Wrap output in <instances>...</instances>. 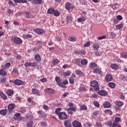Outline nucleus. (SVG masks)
<instances>
[{"mask_svg":"<svg viewBox=\"0 0 127 127\" xmlns=\"http://www.w3.org/2000/svg\"><path fill=\"white\" fill-rule=\"evenodd\" d=\"M59 120L63 121L64 120H67L68 119V116L65 112H60L58 115Z\"/></svg>","mask_w":127,"mask_h":127,"instance_id":"obj_1","label":"nucleus"},{"mask_svg":"<svg viewBox=\"0 0 127 127\" xmlns=\"http://www.w3.org/2000/svg\"><path fill=\"white\" fill-rule=\"evenodd\" d=\"M91 86L94 88L95 91H98V90H100V86H99V83L98 82L94 80L91 82Z\"/></svg>","mask_w":127,"mask_h":127,"instance_id":"obj_2","label":"nucleus"},{"mask_svg":"<svg viewBox=\"0 0 127 127\" xmlns=\"http://www.w3.org/2000/svg\"><path fill=\"white\" fill-rule=\"evenodd\" d=\"M14 109H15V104H14V103L10 104L8 106V110L10 114H11V113H12V111H13V110H14Z\"/></svg>","mask_w":127,"mask_h":127,"instance_id":"obj_3","label":"nucleus"},{"mask_svg":"<svg viewBox=\"0 0 127 127\" xmlns=\"http://www.w3.org/2000/svg\"><path fill=\"white\" fill-rule=\"evenodd\" d=\"M55 81L58 84V86H62V81H61V78L59 76H57L55 77Z\"/></svg>","mask_w":127,"mask_h":127,"instance_id":"obj_4","label":"nucleus"},{"mask_svg":"<svg viewBox=\"0 0 127 127\" xmlns=\"http://www.w3.org/2000/svg\"><path fill=\"white\" fill-rule=\"evenodd\" d=\"M64 126L65 127H72V124L71 121L69 120H66L64 122Z\"/></svg>","mask_w":127,"mask_h":127,"instance_id":"obj_5","label":"nucleus"},{"mask_svg":"<svg viewBox=\"0 0 127 127\" xmlns=\"http://www.w3.org/2000/svg\"><path fill=\"white\" fill-rule=\"evenodd\" d=\"M72 126L73 127H81L82 125L80 122L75 121L72 123Z\"/></svg>","mask_w":127,"mask_h":127,"instance_id":"obj_6","label":"nucleus"},{"mask_svg":"<svg viewBox=\"0 0 127 127\" xmlns=\"http://www.w3.org/2000/svg\"><path fill=\"white\" fill-rule=\"evenodd\" d=\"M14 42L15 44H21L22 43V40L19 38H15L14 39Z\"/></svg>","mask_w":127,"mask_h":127,"instance_id":"obj_7","label":"nucleus"},{"mask_svg":"<svg viewBox=\"0 0 127 127\" xmlns=\"http://www.w3.org/2000/svg\"><path fill=\"white\" fill-rule=\"evenodd\" d=\"M98 94L100 95V96H107V95H108V92L105 90H100L98 91Z\"/></svg>","mask_w":127,"mask_h":127,"instance_id":"obj_8","label":"nucleus"},{"mask_svg":"<svg viewBox=\"0 0 127 127\" xmlns=\"http://www.w3.org/2000/svg\"><path fill=\"white\" fill-rule=\"evenodd\" d=\"M15 3H26L27 0H13Z\"/></svg>","mask_w":127,"mask_h":127,"instance_id":"obj_9","label":"nucleus"},{"mask_svg":"<svg viewBox=\"0 0 127 127\" xmlns=\"http://www.w3.org/2000/svg\"><path fill=\"white\" fill-rule=\"evenodd\" d=\"M105 80L107 82H111L113 80V76L111 74H108L106 75Z\"/></svg>","mask_w":127,"mask_h":127,"instance_id":"obj_10","label":"nucleus"},{"mask_svg":"<svg viewBox=\"0 0 127 127\" xmlns=\"http://www.w3.org/2000/svg\"><path fill=\"white\" fill-rule=\"evenodd\" d=\"M46 92L48 94H51L53 95L55 93V91L52 88H47L46 89Z\"/></svg>","mask_w":127,"mask_h":127,"instance_id":"obj_11","label":"nucleus"},{"mask_svg":"<svg viewBox=\"0 0 127 127\" xmlns=\"http://www.w3.org/2000/svg\"><path fill=\"white\" fill-rule=\"evenodd\" d=\"M13 83L15 85H22V82L21 80L19 79H15L13 81Z\"/></svg>","mask_w":127,"mask_h":127,"instance_id":"obj_12","label":"nucleus"},{"mask_svg":"<svg viewBox=\"0 0 127 127\" xmlns=\"http://www.w3.org/2000/svg\"><path fill=\"white\" fill-rule=\"evenodd\" d=\"M32 93L34 95H37V96H40V93H39V91L37 90L36 88L32 89Z\"/></svg>","mask_w":127,"mask_h":127,"instance_id":"obj_13","label":"nucleus"},{"mask_svg":"<svg viewBox=\"0 0 127 127\" xmlns=\"http://www.w3.org/2000/svg\"><path fill=\"white\" fill-rule=\"evenodd\" d=\"M32 3L34 4H40L42 3V0H33L32 1Z\"/></svg>","mask_w":127,"mask_h":127,"instance_id":"obj_14","label":"nucleus"},{"mask_svg":"<svg viewBox=\"0 0 127 127\" xmlns=\"http://www.w3.org/2000/svg\"><path fill=\"white\" fill-rule=\"evenodd\" d=\"M74 54H75L76 55H80L81 54H82V55H85V54H86V52L85 51H75L74 52Z\"/></svg>","mask_w":127,"mask_h":127,"instance_id":"obj_15","label":"nucleus"},{"mask_svg":"<svg viewBox=\"0 0 127 127\" xmlns=\"http://www.w3.org/2000/svg\"><path fill=\"white\" fill-rule=\"evenodd\" d=\"M103 107H104V108H105L106 109H108L109 108H111V103L109 102H105L103 104Z\"/></svg>","mask_w":127,"mask_h":127,"instance_id":"obj_16","label":"nucleus"},{"mask_svg":"<svg viewBox=\"0 0 127 127\" xmlns=\"http://www.w3.org/2000/svg\"><path fill=\"white\" fill-rule=\"evenodd\" d=\"M6 74H7V72H6V71H5L4 69H0V76H5Z\"/></svg>","mask_w":127,"mask_h":127,"instance_id":"obj_17","label":"nucleus"},{"mask_svg":"<svg viewBox=\"0 0 127 127\" xmlns=\"http://www.w3.org/2000/svg\"><path fill=\"white\" fill-rule=\"evenodd\" d=\"M9 66H10V64L9 63H7L4 65H2L1 67L2 69H7Z\"/></svg>","mask_w":127,"mask_h":127,"instance_id":"obj_18","label":"nucleus"},{"mask_svg":"<svg viewBox=\"0 0 127 127\" xmlns=\"http://www.w3.org/2000/svg\"><path fill=\"white\" fill-rule=\"evenodd\" d=\"M68 40H69V41H71L72 42H75V41L77 40V38H75V36H71L68 37Z\"/></svg>","mask_w":127,"mask_h":127,"instance_id":"obj_19","label":"nucleus"},{"mask_svg":"<svg viewBox=\"0 0 127 127\" xmlns=\"http://www.w3.org/2000/svg\"><path fill=\"white\" fill-rule=\"evenodd\" d=\"M93 73H99V75H101L102 71L100 70V69L98 68H95L93 69Z\"/></svg>","mask_w":127,"mask_h":127,"instance_id":"obj_20","label":"nucleus"},{"mask_svg":"<svg viewBox=\"0 0 127 127\" xmlns=\"http://www.w3.org/2000/svg\"><path fill=\"white\" fill-rule=\"evenodd\" d=\"M65 7L67 10L71 9V3L70 2H66L65 4Z\"/></svg>","mask_w":127,"mask_h":127,"instance_id":"obj_21","label":"nucleus"},{"mask_svg":"<svg viewBox=\"0 0 127 127\" xmlns=\"http://www.w3.org/2000/svg\"><path fill=\"white\" fill-rule=\"evenodd\" d=\"M6 94L8 96H12L13 95V90L11 89H8L6 91Z\"/></svg>","mask_w":127,"mask_h":127,"instance_id":"obj_22","label":"nucleus"},{"mask_svg":"<svg viewBox=\"0 0 127 127\" xmlns=\"http://www.w3.org/2000/svg\"><path fill=\"white\" fill-rule=\"evenodd\" d=\"M55 10V9H54V8H50L48 9L47 11V13H48L49 14H53L54 13Z\"/></svg>","mask_w":127,"mask_h":127,"instance_id":"obj_23","label":"nucleus"},{"mask_svg":"<svg viewBox=\"0 0 127 127\" xmlns=\"http://www.w3.org/2000/svg\"><path fill=\"white\" fill-rule=\"evenodd\" d=\"M35 59L36 62H40V61H41V58L39 55H36L35 56Z\"/></svg>","mask_w":127,"mask_h":127,"instance_id":"obj_24","label":"nucleus"},{"mask_svg":"<svg viewBox=\"0 0 127 127\" xmlns=\"http://www.w3.org/2000/svg\"><path fill=\"white\" fill-rule=\"evenodd\" d=\"M109 87H110V88H111L112 89H114L116 87V83H114V82H110L108 84Z\"/></svg>","mask_w":127,"mask_h":127,"instance_id":"obj_25","label":"nucleus"},{"mask_svg":"<svg viewBox=\"0 0 127 127\" xmlns=\"http://www.w3.org/2000/svg\"><path fill=\"white\" fill-rule=\"evenodd\" d=\"M89 67L91 68H96V67H98V65H97V64L95 63H91L89 64Z\"/></svg>","mask_w":127,"mask_h":127,"instance_id":"obj_26","label":"nucleus"},{"mask_svg":"<svg viewBox=\"0 0 127 127\" xmlns=\"http://www.w3.org/2000/svg\"><path fill=\"white\" fill-rule=\"evenodd\" d=\"M81 64H82V65H84L85 66L87 65V64H88V60L85 59H83L81 61Z\"/></svg>","mask_w":127,"mask_h":127,"instance_id":"obj_27","label":"nucleus"},{"mask_svg":"<svg viewBox=\"0 0 127 127\" xmlns=\"http://www.w3.org/2000/svg\"><path fill=\"white\" fill-rule=\"evenodd\" d=\"M6 113H7V109H2L1 110L0 115H2V116H5L6 115Z\"/></svg>","mask_w":127,"mask_h":127,"instance_id":"obj_28","label":"nucleus"},{"mask_svg":"<svg viewBox=\"0 0 127 127\" xmlns=\"http://www.w3.org/2000/svg\"><path fill=\"white\" fill-rule=\"evenodd\" d=\"M35 32H36V33H37L38 34H43V29H38L35 30Z\"/></svg>","mask_w":127,"mask_h":127,"instance_id":"obj_29","label":"nucleus"},{"mask_svg":"<svg viewBox=\"0 0 127 127\" xmlns=\"http://www.w3.org/2000/svg\"><path fill=\"white\" fill-rule=\"evenodd\" d=\"M0 96L3 100H6L7 99V96L2 92H0Z\"/></svg>","mask_w":127,"mask_h":127,"instance_id":"obj_30","label":"nucleus"},{"mask_svg":"<svg viewBox=\"0 0 127 127\" xmlns=\"http://www.w3.org/2000/svg\"><path fill=\"white\" fill-rule=\"evenodd\" d=\"M36 45L37 46V47H38L39 49H41V47H42V42L41 41H38Z\"/></svg>","mask_w":127,"mask_h":127,"instance_id":"obj_31","label":"nucleus"},{"mask_svg":"<svg viewBox=\"0 0 127 127\" xmlns=\"http://www.w3.org/2000/svg\"><path fill=\"white\" fill-rule=\"evenodd\" d=\"M26 127H33V121H29L26 124Z\"/></svg>","mask_w":127,"mask_h":127,"instance_id":"obj_32","label":"nucleus"},{"mask_svg":"<svg viewBox=\"0 0 127 127\" xmlns=\"http://www.w3.org/2000/svg\"><path fill=\"white\" fill-rule=\"evenodd\" d=\"M85 20H86V18H85L84 17H81L77 19V22H82L83 21H85Z\"/></svg>","mask_w":127,"mask_h":127,"instance_id":"obj_33","label":"nucleus"},{"mask_svg":"<svg viewBox=\"0 0 127 127\" xmlns=\"http://www.w3.org/2000/svg\"><path fill=\"white\" fill-rule=\"evenodd\" d=\"M62 110V109H61V108H57L56 111H55V114H56V115H58V116L59 115V114H60V112H61V110Z\"/></svg>","mask_w":127,"mask_h":127,"instance_id":"obj_34","label":"nucleus"},{"mask_svg":"<svg viewBox=\"0 0 127 127\" xmlns=\"http://www.w3.org/2000/svg\"><path fill=\"white\" fill-rule=\"evenodd\" d=\"M0 83H2L3 84H5L6 83V78L3 77L0 79Z\"/></svg>","mask_w":127,"mask_h":127,"instance_id":"obj_35","label":"nucleus"},{"mask_svg":"<svg viewBox=\"0 0 127 127\" xmlns=\"http://www.w3.org/2000/svg\"><path fill=\"white\" fill-rule=\"evenodd\" d=\"M115 122H114L113 123H115V124H117L118 123H119V122H122V120H121V118H120V117H116L115 118Z\"/></svg>","mask_w":127,"mask_h":127,"instance_id":"obj_36","label":"nucleus"},{"mask_svg":"<svg viewBox=\"0 0 127 127\" xmlns=\"http://www.w3.org/2000/svg\"><path fill=\"white\" fill-rule=\"evenodd\" d=\"M65 111H71V112H75V111H76V108H75V107H70L67 109H65Z\"/></svg>","mask_w":127,"mask_h":127,"instance_id":"obj_37","label":"nucleus"},{"mask_svg":"<svg viewBox=\"0 0 127 127\" xmlns=\"http://www.w3.org/2000/svg\"><path fill=\"white\" fill-rule=\"evenodd\" d=\"M111 67L112 68V69H114V70H116V69H118V65L116 64H113L111 65Z\"/></svg>","mask_w":127,"mask_h":127,"instance_id":"obj_38","label":"nucleus"},{"mask_svg":"<svg viewBox=\"0 0 127 127\" xmlns=\"http://www.w3.org/2000/svg\"><path fill=\"white\" fill-rule=\"evenodd\" d=\"M93 104L94 106H95V107H97V108H100V104H99V102H98V101H93Z\"/></svg>","mask_w":127,"mask_h":127,"instance_id":"obj_39","label":"nucleus"},{"mask_svg":"<svg viewBox=\"0 0 127 127\" xmlns=\"http://www.w3.org/2000/svg\"><path fill=\"white\" fill-rule=\"evenodd\" d=\"M66 19L68 22H70V21H72V20H73V18H72L71 16H67L66 17Z\"/></svg>","mask_w":127,"mask_h":127,"instance_id":"obj_40","label":"nucleus"},{"mask_svg":"<svg viewBox=\"0 0 127 127\" xmlns=\"http://www.w3.org/2000/svg\"><path fill=\"white\" fill-rule=\"evenodd\" d=\"M121 56L122 58H127V53H121Z\"/></svg>","mask_w":127,"mask_h":127,"instance_id":"obj_41","label":"nucleus"},{"mask_svg":"<svg viewBox=\"0 0 127 127\" xmlns=\"http://www.w3.org/2000/svg\"><path fill=\"white\" fill-rule=\"evenodd\" d=\"M123 24L121 23L116 25V27L117 29L120 30L122 28V27H123Z\"/></svg>","mask_w":127,"mask_h":127,"instance_id":"obj_42","label":"nucleus"},{"mask_svg":"<svg viewBox=\"0 0 127 127\" xmlns=\"http://www.w3.org/2000/svg\"><path fill=\"white\" fill-rule=\"evenodd\" d=\"M75 64L79 65L80 64V62H81V60L80 59H76L74 60Z\"/></svg>","mask_w":127,"mask_h":127,"instance_id":"obj_43","label":"nucleus"},{"mask_svg":"<svg viewBox=\"0 0 127 127\" xmlns=\"http://www.w3.org/2000/svg\"><path fill=\"white\" fill-rule=\"evenodd\" d=\"M110 35L112 37V38H116V36H117V35L114 32H111Z\"/></svg>","mask_w":127,"mask_h":127,"instance_id":"obj_44","label":"nucleus"},{"mask_svg":"<svg viewBox=\"0 0 127 127\" xmlns=\"http://www.w3.org/2000/svg\"><path fill=\"white\" fill-rule=\"evenodd\" d=\"M24 38H25L26 39H27L28 38H32V35H24Z\"/></svg>","mask_w":127,"mask_h":127,"instance_id":"obj_45","label":"nucleus"},{"mask_svg":"<svg viewBox=\"0 0 127 127\" xmlns=\"http://www.w3.org/2000/svg\"><path fill=\"white\" fill-rule=\"evenodd\" d=\"M71 75V72L70 71H67L66 72H64V77H66V76H70Z\"/></svg>","mask_w":127,"mask_h":127,"instance_id":"obj_46","label":"nucleus"},{"mask_svg":"<svg viewBox=\"0 0 127 127\" xmlns=\"http://www.w3.org/2000/svg\"><path fill=\"white\" fill-rule=\"evenodd\" d=\"M60 14L59 11L56 10L54 11V15H55V16H59Z\"/></svg>","mask_w":127,"mask_h":127,"instance_id":"obj_47","label":"nucleus"},{"mask_svg":"<svg viewBox=\"0 0 127 127\" xmlns=\"http://www.w3.org/2000/svg\"><path fill=\"white\" fill-rule=\"evenodd\" d=\"M105 113H107V114H109L110 116H112V115H113V112H112V111L109 109L106 110Z\"/></svg>","mask_w":127,"mask_h":127,"instance_id":"obj_48","label":"nucleus"},{"mask_svg":"<svg viewBox=\"0 0 127 127\" xmlns=\"http://www.w3.org/2000/svg\"><path fill=\"white\" fill-rule=\"evenodd\" d=\"M94 50H98L99 49V45L95 44L93 45Z\"/></svg>","mask_w":127,"mask_h":127,"instance_id":"obj_49","label":"nucleus"},{"mask_svg":"<svg viewBox=\"0 0 127 127\" xmlns=\"http://www.w3.org/2000/svg\"><path fill=\"white\" fill-rule=\"evenodd\" d=\"M75 72L76 74H77V75H79V76H82L83 75V72L80 70H77Z\"/></svg>","mask_w":127,"mask_h":127,"instance_id":"obj_50","label":"nucleus"},{"mask_svg":"<svg viewBox=\"0 0 127 127\" xmlns=\"http://www.w3.org/2000/svg\"><path fill=\"white\" fill-rule=\"evenodd\" d=\"M58 63H59V61L58 60V59H56L53 61V64L54 65H57Z\"/></svg>","mask_w":127,"mask_h":127,"instance_id":"obj_51","label":"nucleus"},{"mask_svg":"<svg viewBox=\"0 0 127 127\" xmlns=\"http://www.w3.org/2000/svg\"><path fill=\"white\" fill-rule=\"evenodd\" d=\"M33 118V116L32 115H27L26 117V120H31V119Z\"/></svg>","mask_w":127,"mask_h":127,"instance_id":"obj_52","label":"nucleus"},{"mask_svg":"<svg viewBox=\"0 0 127 127\" xmlns=\"http://www.w3.org/2000/svg\"><path fill=\"white\" fill-rule=\"evenodd\" d=\"M39 48L37 47V48H36V47H34V48H32V51H33V52H36L37 51H39Z\"/></svg>","mask_w":127,"mask_h":127,"instance_id":"obj_53","label":"nucleus"},{"mask_svg":"<svg viewBox=\"0 0 127 127\" xmlns=\"http://www.w3.org/2000/svg\"><path fill=\"white\" fill-rule=\"evenodd\" d=\"M74 81L75 80H74V78H73L70 77L69 79V82L70 84H74Z\"/></svg>","mask_w":127,"mask_h":127,"instance_id":"obj_54","label":"nucleus"},{"mask_svg":"<svg viewBox=\"0 0 127 127\" xmlns=\"http://www.w3.org/2000/svg\"><path fill=\"white\" fill-rule=\"evenodd\" d=\"M25 13H26V18H29V16L30 15V12H27V11H25Z\"/></svg>","mask_w":127,"mask_h":127,"instance_id":"obj_55","label":"nucleus"},{"mask_svg":"<svg viewBox=\"0 0 127 127\" xmlns=\"http://www.w3.org/2000/svg\"><path fill=\"white\" fill-rule=\"evenodd\" d=\"M24 66L26 67H31V63H26L24 64Z\"/></svg>","mask_w":127,"mask_h":127,"instance_id":"obj_56","label":"nucleus"},{"mask_svg":"<svg viewBox=\"0 0 127 127\" xmlns=\"http://www.w3.org/2000/svg\"><path fill=\"white\" fill-rule=\"evenodd\" d=\"M124 105V103L122 101H120L117 103L118 107H122Z\"/></svg>","mask_w":127,"mask_h":127,"instance_id":"obj_57","label":"nucleus"},{"mask_svg":"<svg viewBox=\"0 0 127 127\" xmlns=\"http://www.w3.org/2000/svg\"><path fill=\"white\" fill-rule=\"evenodd\" d=\"M91 45V42H86L84 45V47H88V46H90V45Z\"/></svg>","mask_w":127,"mask_h":127,"instance_id":"obj_58","label":"nucleus"},{"mask_svg":"<svg viewBox=\"0 0 127 127\" xmlns=\"http://www.w3.org/2000/svg\"><path fill=\"white\" fill-rule=\"evenodd\" d=\"M7 11L9 14H12L13 13V11L10 9H7Z\"/></svg>","mask_w":127,"mask_h":127,"instance_id":"obj_59","label":"nucleus"},{"mask_svg":"<svg viewBox=\"0 0 127 127\" xmlns=\"http://www.w3.org/2000/svg\"><path fill=\"white\" fill-rule=\"evenodd\" d=\"M107 125L109 127H113V122L111 121L108 122H107Z\"/></svg>","mask_w":127,"mask_h":127,"instance_id":"obj_60","label":"nucleus"},{"mask_svg":"<svg viewBox=\"0 0 127 127\" xmlns=\"http://www.w3.org/2000/svg\"><path fill=\"white\" fill-rule=\"evenodd\" d=\"M63 84H64V85H67L68 84V80L64 79L63 81Z\"/></svg>","mask_w":127,"mask_h":127,"instance_id":"obj_61","label":"nucleus"},{"mask_svg":"<svg viewBox=\"0 0 127 127\" xmlns=\"http://www.w3.org/2000/svg\"><path fill=\"white\" fill-rule=\"evenodd\" d=\"M117 18L118 20H122L123 19V17L121 15H117Z\"/></svg>","mask_w":127,"mask_h":127,"instance_id":"obj_62","label":"nucleus"},{"mask_svg":"<svg viewBox=\"0 0 127 127\" xmlns=\"http://www.w3.org/2000/svg\"><path fill=\"white\" fill-rule=\"evenodd\" d=\"M80 110H87V106L85 105L81 106L80 107Z\"/></svg>","mask_w":127,"mask_h":127,"instance_id":"obj_63","label":"nucleus"},{"mask_svg":"<svg viewBox=\"0 0 127 127\" xmlns=\"http://www.w3.org/2000/svg\"><path fill=\"white\" fill-rule=\"evenodd\" d=\"M96 127H102V125H101V123H96Z\"/></svg>","mask_w":127,"mask_h":127,"instance_id":"obj_64","label":"nucleus"}]
</instances>
